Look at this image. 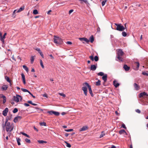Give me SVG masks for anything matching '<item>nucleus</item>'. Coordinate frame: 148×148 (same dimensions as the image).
Listing matches in <instances>:
<instances>
[{"label": "nucleus", "mask_w": 148, "mask_h": 148, "mask_svg": "<svg viewBox=\"0 0 148 148\" xmlns=\"http://www.w3.org/2000/svg\"><path fill=\"white\" fill-rule=\"evenodd\" d=\"M119 133L120 134H126V132L124 130H120L119 131Z\"/></svg>", "instance_id": "22"}, {"label": "nucleus", "mask_w": 148, "mask_h": 148, "mask_svg": "<svg viewBox=\"0 0 148 148\" xmlns=\"http://www.w3.org/2000/svg\"><path fill=\"white\" fill-rule=\"evenodd\" d=\"M31 64H33V63L34 58L33 56H32L31 57Z\"/></svg>", "instance_id": "34"}, {"label": "nucleus", "mask_w": 148, "mask_h": 148, "mask_svg": "<svg viewBox=\"0 0 148 148\" xmlns=\"http://www.w3.org/2000/svg\"><path fill=\"white\" fill-rule=\"evenodd\" d=\"M136 111L138 113H140L141 112L138 109L136 110Z\"/></svg>", "instance_id": "54"}, {"label": "nucleus", "mask_w": 148, "mask_h": 148, "mask_svg": "<svg viewBox=\"0 0 148 148\" xmlns=\"http://www.w3.org/2000/svg\"><path fill=\"white\" fill-rule=\"evenodd\" d=\"M103 80L104 81V82H106L107 80V75L106 74L104 75L102 77Z\"/></svg>", "instance_id": "20"}, {"label": "nucleus", "mask_w": 148, "mask_h": 148, "mask_svg": "<svg viewBox=\"0 0 148 148\" xmlns=\"http://www.w3.org/2000/svg\"><path fill=\"white\" fill-rule=\"evenodd\" d=\"M35 49L38 51V53H39L41 51L39 48H38Z\"/></svg>", "instance_id": "53"}, {"label": "nucleus", "mask_w": 148, "mask_h": 148, "mask_svg": "<svg viewBox=\"0 0 148 148\" xmlns=\"http://www.w3.org/2000/svg\"><path fill=\"white\" fill-rule=\"evenodd\" d=\"M114 24L116 26V29L117 30L120 31H123L125 30V28H126V23L125 24V27H124L121 24H117L115 23H114Z\"/></svg>", "instance_id": "3"}, {"label": "nucleus", "mask_w": 148, "mask_h": 148, "mask_svg": "<svg viewBox=\"0 0 148 148\" xmlns=\"http://www.w3.org/2000/svg\"><path fill=\"white\" fill-rule=\"evenodd\" d=\"M145 96H148V94H147L146 92H144L140 93L139 97L141 98V97H144Z\"/></svg>", "instance_id": "12"}, {"label": "nucleus", "mask_w": 148, "mask_h": 148, "mask_svg": "<svg viewBox=\"0 0 148 148\" xmlns=\"http://www.w3.org/2000/svg\"><path fill=\"white\" fill-rule=\"evenodd\" d=\"M94 60H95V61L97 62V61L99 60V58L97 56H95L94 58Z\"/></svg>", "instance_id": "36"}, {"label": "nucleus", "mask_w": 148, "mask_h": 148, "mask_svg": "<svg viewBox=\"0 0 148 148\" xmlns=\"http://www.w3.org/2000/svg\"><path fill=\"white\" fill-rule=\"evenodd\" d=\"M107 0H104L102 1L101 3L102 6H103L105 5V4Z\"/></svg>", "instance_id": "45"}, {"label": "nucleus", "mask_w": 148, "mask_h": 148, "mask_svg": "<svg viewBox=\"0 0 148 148\" xmlns=\"http://www.w3.org/2000/svg\"><path fill=\"white\" fill-rule=\"evenodd\" d=\"M142 73L144 75H146V76H148V73H145V72H142Z\"/></svg>", "instance_id": "50"}, {"label": "nucleus", "mask_w": 148, "mask_h": 148, "mask_svg": "<svg viewBox=\"0 0 148 148\" xmlns=\"http://www.w3.org/2000/svg\"><path fill=\"white\" fill-rule=\"evenodd\" d=\"M113 84L114 85L116 88L118 87L119 85V84L118 83L117 81L116 80L114 81Z\"/></svg>", "instance_id": "16"}, {"label": "nucleus", "mask_w": 148, "mask_h": 148, "mask_svg": "<svg viewBox=\"0 0 148 148\" xmlns=\"http://www.w3.org/2000/svg\"><path fill=\"white\" fill-rule=\"evenodd\" d=\"M64 142L66 144V146L67 147L69 148H70L71 147V145L69 143L66 141H65Z\"/></svg>", "instance_id": "30"}, {"label": "nucleus", "mask_w": 148, "mask_h": 148, "mask_svg": "<svg viewBox=\"0 0 148 148\" xmlns=\"http://www.w3.org/2000/svg\"><path fill=\"white\" fill-rule=\"evenodd\" d=\"M21 134H23V135L28 137V138H30V136H29L27 134L25 133H24V132H21Z\"/></svg>", "instance_id": "32"}, {"label": "nucleus", "mask_w": 148, "mask_h": 148, "mask_svg": "<svg viewBox=\"0 0 148 148\" xmlns=\"http://www.w3.org/2000/svg\"><path fill=\"white\" fill-rule=\"evenodd\" d=\"M23 67L24 69L27 72H28V67L25 65H23Z\"/></svg>", "instance_id": "28"}, {"label": "nucleus", "mask_w": 148, "mask_h": 148, "mask_svg": "<svg viewBox=\"0 0 148 148\" xmlns=\"http://www.w3.org/2000/svg\"><path fill=\"white\" fill-rule=\"evenodd\" d=\"M97 32H99L100 31V28L99 27L97 28Z\"/></svg>", "instance_id": "64"}, {"label": "nucleus", "mask_w": 148, "mask_h": 148, "mask_svg": "<svg viewBox=\"0 0 148 148\" xmlns=\"http://www.w3.org/2000/svg\"><path fill=\"white\" fill-rule=\"evenodd\" d=\"M6 33H5L4 34V35H3V36H2V38H3V39L4 40V38H5V36L6 35Z\"/></svg>", "instance_id": "58"}, {"label": "nucleus", "mask_w": 148, "mask_h": 148, "mask_svg": "<svg viewBox=\"0 0 148 148\" xmlns=\"http://www.w3.org/2000/svg\"><path fill=\"white\" fill-rule=\"evenodd\" d=\"M83 85L84 86H86L88 87V88L89 91L90 93V94L91 96L93 97V95L91 88V86L87 82H85L83 84Z\"/></svg>", "instance_id": "5"}, {"label": "nucleus", "mask_w": 148, "mask_h": 148, "mask_svg": "<svg viewBox=\"0 0 148 148\" xmlns=\"http://www.w3.org/2000/svg\"><path fill=\"white\" fill-rule=\"evenodd\" d=\"M89 58L92 61L94 60V57L93 56H89Z\"/></svg>", "instance_id": "49"}, {"label": "nucleus", "mask_w": 148, "mask_h": 148, "mask_svg": "<svg viewBox=\"0 0 148 148\" xmlns=\"http://www.w3.org/2000/svg\"><path fill=\"white\" fill-rule=\"evenodd\" d=\"M73 11V10H70L69 11V14H70Z\"/></svg>", "instance_id": "56"}, {"label": "nucleus", "mask_w": 148, "mask_h": 148, "mask_svg": "<svg viewBox=\"0 0 148 148\" xmlns=\"http://www.w3.org/2000/svg\"><path fill=\"white\" fill-rule=\"evenodd\" d=\"M123 68L125 71H128L130 69V67L127 65L125 64L123 66Z\"/></svg>", "instance_id": "18"}, {"label": "nucleus", "mask_w": 148, "mask_h": 148, "mask_svg": "<svg viewBox=\"0 0 148 148\" xmlns=\"http://www.w3.org/2000/svg\"><path fill=\"white\" fill-rule=\"evenodd\" d=\"M12 115H11L9 116H7L5 120V125H3V128L5 127V126L6 127V131L8 132H11L13 130V127L11 126L10 123L9 122H8V121L9 120H10L12 118Z\"/></svg>", "instance_id": "1"}, {"label": "nucleus", "mask_w": 148, "mask_h": 148, "mask_svg": "<svg viewBox=\"0 0 148 148\" xmlns=\"http://www.w3.org/2000/svg\"><path fill=\"white\" fill-rule=\"evenodd\" d=\"M101 84V81L98 80V81L96 82V85L97 86H99Z\"/></svg>", "instance_id": "31"}, {"label": "nucleus", "mask_w": 148, "mask_h": 148, "mask_svg": "<svg viewBox=\"0 0 148 148\" xmlns=\"http://www.w3.org/2000/svg\"><path fill=\"white\" fill-rule=\"evenodd\" d=\"M66 44L69 45H71L72 44V43L70 41H68L66 42Z\"/></svg>", "instance_id": "57"}, {"label": "nucleus", "mask_w": 148, "mask_h": 148, "mask_svg": "<svg viewBox=\"0 0 148 148\" xmlns=\"http://www.w3.org/2000/svg\"><path fill=\"white\" fill-rule=\"evenodd\" d=\"M49 56L51 58V59H54V57L51 54H50L49 55Z\"/></svg>", "instance_id": "63"}, {"label": "nucleus", "mask_w": 148, "mask_h": 148, "mask_svg": "<svg viewBox=\"0 0 148 148\" xmlns=\"http://www.w3.org/2000/svg\"><path fill=\"white\" fill-rule=\"evenodd\" d=\"M8 111V109L7 108H6L3 111V114L5 116L7 115V113Z\"/></svg>", "instance_id": "11"}, {"label": "nucleus", "mask_w": 148, "mask_h": 148, "mask_svg": "<svg viewBox=\"0 0 148 148\" xmlns=\"http://www.w3.org/2000/svg\"><path fill=\"white\" fill-rule=\"evenodd\" d=\"M22 117L21 116H18L15 117L13 121L15 123H16L18 121L20 120Z\"/></svg>", "instance_id": "10"}, {"label": "nucleus", "mask_w": 148, "mask_h": 148, "mask_svg": "<svg viewBox=\"0 0 148 148\" xmlns=\"http://www.w3.org/2000/svg\"><path fill=\"white\" fill-rule=\"evenodd\" d=\"M40 55V56H41V57L44 58V55H43V54L42 53V52L41 51L39 53Z\"/></svg>", "instance_id": "51"}, {"label": "nucleus", "mask_w": 148, "mask_h": 148, "mask_svg": "<svg viewBox=\"0 0 148 148\" xmlns=\"http://www.w3.org/2000/svg\"><path fill=\"white\" fill-rule=\"evenodd\" d=\"M21 75L22 78V80L23 81V83L24 84H26V82H25V75L23 73L21 74Z\"/></svg>", "instance_id": "17"}, {"label": "nucleus", "mask_w": 148, "mask_h": 148, "mask_svg": "<svg viewBox=\"0 0 148 148\" xmlns=\"http://www.w3.org/2000/svg\"><path fill=\"white\" fill-rule=\"evenodd\" d=\"M38 142L40 144H43V143H46L47 142L46 141L43 140H38Z\"/></svg>", "instance_id": "23"}, {"label": "nucleus", "mask_w": 148, "mask_h": 148, "mask_svg": "<svg viewBox=\"0 0 148 148\" xmlns=\"http://www.w3.org/2000/svg\"><path fill=\"white\" fill-rule=\"evenodd\" d=\"M24 9V7H22L21 8H20L19 10H17V12H19L23 10Z\"/></svg>", "instance_id": "26"}, {"label": "nucleus", "mask_w": 148, "mask_h": 148, "mask_svg": "<svg viewBox=\"0 0 148 148\" xmlns=\"http://www.w3.org/2000/svg\"><path fill=\"white\" fill-rule=\"evenodd\" d=\"M122 127L125 129H126V127L125 126V125L124 124H122Z\"/></svg>", "instance_id": "55"}, {"label": "nucleus", "mask_w": 148, "mask_h": 148, "mask_svg": "<svg viewBox=\"0 0 148 148\" xmlns=\"http://www.w3.org/2000/svg\"><path fill=\"white\" fill-rule=\"evenodd\" d=\"M87 87L86 86H83L82 87V89L84 92V93L86 96L87 95Z\"/></svg>", "instance_id": "7"}, {"label": "nucleus", "mask_w": 148, "mask_h": 148, "mask_svg": "<svg viewBox=\"0 0 148 148\" xmlns=\"http://www.w3.org/2000/svg\"><path fill=\"white\" fill-rule=\"evenodd\" d=\"M13 100L16 102H18L19 100L21 101L22 99V97L19 95H16V96L13 97Z\"/></svg>", "instance_id": "6"}, {"label": "nucleus", "mask_w": 148, "mask_h": 148, "mask_svg": "<svg viewBox=\"0 0 148 148\" xmlns=\"http://www.w3.org/2000/svg\"><path fill=\"white\" fill-rule=\"evenodd\" d=\"M27 103L31 104H32L33 103L31 101H27Z\"/></svg>", "instance_id": "62"}, {"label": "nucleus", "mask_w": 148, "mask_h": 148, "mask_svg": "<svg viewBox=\"0 0 148 148\" xmlns=\"http://www.w3.org/2000/svg\"><path fill=\"white\" fill-rule=\"evenodd\" d=\"M0 39L3 42V43H4V40H3V38H2V34L1 32H0Z\"/></svg>", "instance_id": "27"}, {"label": "nucleus", "mask_w": 148, "mask_h": 148, "mask_svg": "<svg viewBox=\"0 0 148 148\" xmlns=\"http://www.w3.org/2000/svg\"><path fill=\"white\" fill-rule=\"evenodd\" d=\"M97 66H96L95 65H92L90 67V70H91L92 71H95L96 68H97Z\"/></svg>", "instance_id": "15"}, {"label": "nucleus", "mask_w": 148, "mask_h": 148, "mask_svg": "<svg viewBox=\"0 0 148 148\" xmlns=\"http://www.w3.org/2000/svg\"><path fill=\"white\" fill-rule=\"evenodd\" d=\"M133 85L134 89L135 90H139L140 88V86L139 85L135 83Z\"/></svg>", "instance_id": "8"}, {"label": "nucleus", "mask_w": 148, "mask_h": 148, "mask_svg": "<svg viewBox=\"0 0 148 148\" xmlns=\"http://www.w3.org/2000/svg\"><path fill=\"white\" fill-rule=\"evenodd\" d=\"M25 142L27 143H31V141H30V140H29L28 138H25Z\"/></svg>", "instance_id": "38"}, {"label": "nucleus", "mask_w": 148, "mask_h": 148, "mask_svg": "<svg viewBox=\"0 0 148 148\" xmlns=\"http://www.w3.org/2000/svg\"><path fill=\"white\" fill-rule=\"evenodd\" d=\"M40 125L41 126H46V123H45V122L40 123Z\"/></svg>", "instance_id": "37"}, {"label": "nucleus", "mask_w": 148, "mask_h": 148, "mask_svg": "<svg viewBox=\"0 0 148 148\" xmlns=\"http://www.w3.org/2000/svg\"><path fill=\"white\" fill-rule=\"evenodd\" d=\"M79 39L82 41H84L87 43H88L89 41V40H88L85 38H79Z\"/></svg>", "instance_id": "13"}, {"label": "nucleus", "mask_w": 148, "mask_h": 148, "mask_svg": "<svg viewBox=\"0 0 148 148\" xmlns=\"http://www.w3.org/2000/svg\"><path fill=\"white\" fill-rule=\"evenodd\" d=\"M122 35L123 36L125 37L127 36V34L125 32H122Z\"/></svg>", "instance_id": "41"}, {"label": "nucleus", "mask_w": 148, "mask_h": 148, "mask_svg": "<svg viewBox=\"0 0 148 148\" xmlns=\"http://www.w3.org/2000/svg\"><path fill=\"white\" fill-rule=\"evenodd\" d=\"M73 131V129H70L69 130H65V131L67 132H71Z\"/></svg>", "instance_id": "52"}, {"label": "nucleus", "mask_w": 148, "mask_h": 148, "mask_svg": "<svg viewBox=\"0 0 148 148\" xmlns=\"http://www.w3.org/2000/svg\"><path fill=\"white\" fill-rule=\"evenodd\" d=\"M105 135V134L103 132H101V135H100L99 138H101L103 137Z\"/></svg>", "instance_id": "40"}, {"label": "nucleus", "mask_w": 148, "mask_h": 148, "mask_svg": "<svg viewBox=\"0 0 148 148\" xmlns=\"http://www.w3.org/2000/svg\"><path fill=\"white\" fill-rule=\"evenodd\" d=\"M18 111V110L17 108H15L13 111V113H15L17 112Z\"/></svg>", "instance_id": "46"}, {"label": "nucleus", "mask_w": 148, "mask_h": 148, "mask_svg": "<svg viewBox=\"0 0 148 148\" xmlns=\"http://www.w3.org/2000/svg\"><path fill=\"white\" fill-rule=\"evenodd\" d=\"M33 13L34 14H36L38 13V10H35L33 11Z\"/></svg>", "instance_id": "39"}, {"label": "nucleus", "mask_w": 148, "mask_h": 148, "mask_svg": "<svg viewBox=\"0 0 148 148\" xmlns=\"http://www.w3.org/2000/svg\"><path fill=\"white\" fill-rule=\"evenodd\" d=\"M54 42L57 45L61 44L62 43L63 41L61 38L55 36H54Z\"/></svg>", "instance_id": "4"}, {"label": "nucleus", "mask_w": 148, "mask_h": 148, "mask_svg": "<svg viewBox=\"0 0 148 148\" xmlns=\"http://www.w3.org/2000/svg\"><path fill=\"white\" fill-rule=\"evenodd\" d=\"M8 87V86L7 85H5L2 86V89L3 90H6L7 89Z\"/></svg>", "instance_id": "19"}, {"label": "nucleus", "mask_w": 148, "mask_h": 148, "mask_svg": "<svg viewBox=\"0 0 148 148\" xmlns=\"http://www.w3.org/2000/svg\"><path fill=\"white\" fill-rule=\"evenodd\" d=\"M89 40L91 43H92L94 41V38L92 35L90 38Z\"/></svg>", "instance_id": "25"}, {"label": "nucleus", "mask_w": 148, "mask_h": 148, "mask_svg": "<svg viewBox=\"0 0 148 148\" xmlns=\"http://www.w3.org/2000/svg\"><path fill=\"white\" fill-rule=\"evenodd\" d=\"M43 96L47 97V95L46 94H44L42 95Z\"/></svg>", "instance_id": "61"}, {"label": "nucleus", "mask_w": 148, "mask_h": 148, "mask_svg": "<svg viewBox=\"0 0 148 148\" xmlns=\"http://www.w3.org/2000/svg\"><path fill=\"white\" fill-rule=\"evenodd\" d=\"M40 65L41 66L42 68L44 69V66L43 65V62H42V61L41 60H40Z\"/></svg>", "instance_id": "33"}, {"label": "nucleus", "mask_w": 148, "mask_h": 148, "mask_svg": "<svg viewBox=\"0 0 148 148\" xmlns=\"http://www.w3.org/2000/svg\"><path fill=\"white\" fill-rule=\"evenodd\" d=\"M47 112L49 113L50 115H52L53 114V111L51 110L50 111H49Z\"/></svg>", "instance_id": "44"}, {"label": "nucleus", "mask_w": 148, "mask_h": 148, "mask_svg": "<svg viewBox=\"0 0 148 148\" xmlns=\"http://www.w3.org/2000/svg\"><path fill=\"white\" fill-rule=\"evenodd\" d=\"M81 1H83L85 3L87 4L88 3V2L87 0H79Z\"/></svg>", "instance_id": "47"}, {"label": "nucleus", "mask_w": 148, "mask_h": 148, "mask_svg": "<svg viewBox=\"0 0 148 148\" xmlns=\"http://www.w3.org/2000/svg\"><path fill=\"white\" fill-rule=\"evenodd\" d=\"M5 79H6V80L7 82H8L10 83L11 80L8 77H5Z\"/></svg>", "instance_id": "42"}, {"label": "nucleus", "mask_w": 148, "mask_h": 148, "mask_svg": "<svg viewBox=\"0 0 148 148\" xmlns=\"http://www.w3.org/2000/svg\"><path fill=\"white\" fill-rule=\"evenodd\" d=\"M16 140H17V143H18V145H21V143H20V141H21V139L19 138H16Z\"/></svg>", "instance_id": "24"}, {"label": "nucleus", "mask_w": 148, "mask_h": 148, "mask_svg": "<svg viewBox=\"0 0 148 148\" xmlns=\"http://www.w3.org/2000/svg\"><path fill=\"white\" fill-rule=\"evenodd\" d=\"M24 105L26 106H29V104L27 103H24Z\"/></svg>", "instance_id": "59"}, {"label": "nucleus", "mask_w": 148, "mask_h": 148, "mask_svg": "<svg viewBox=\"0 0 148 148\" xmlns=\"http://www.w3.org/2000/svg\"><path fill=\"white\" fill-rule=\"evenodd\" d=\"M134 65L136 66V70H137L138 69V67L139 66L140 64L139 62H135L134 63Z\"/></svg>", "instance_id": "21"}, {"label": "nucleus", "mask_w": 148, "mask_h": 148, "mask_svg": "<svg viewBox=\"0 0 148 148\" xmlns=\"http://www.w3.org/2000/svg\"><path fill=\"white\" fill-rule=\"evenodd\" d=\"M88 129V127L87 126H84L79 130L80 131H84Z\"/></svg>", "instance_id": "14"}, {"label": "nucleus", "mask_w": 148, "mask_h": 148, "mask_svg": "<svg viewBox=\"0 0 148 148\" xmlns=\"http://www.w3.org/2000/svg\"><path fill=\"white\" fill-rule=\"evenodd\" d=\"M104 75V73L102 72H100L98 73L97 75L99 76H102Z\"/></svg>", "instance_id": "43"}, {"label": "nucleus", "mask_w": 148, "mask_h": 148, "mask_svg": "<svg viewBox=\"0 0 148 148\" xmlns=\"http://www.w3.org/2000/svg\"><path fill=\"white\" fill-rule=\"evenodd\" d=\"M123 52L122 50L119 49L117 55V58L118 60H116L119 62H122L123 61V58L121 56L123 55Z\"/></svg>", "instance_id": "2"}, {"label": "nucleus", "mask_w": 148, "mask_h": 148, "mask_svg": "<svg viewBox=\"0 0 148 148\" xmlns=\"http://www.w3.org/2000/svg\"><path fill=\"white\" fill-rule=\"evenodd\" d=\"M59 94L64 97H66V95L63 93H59Z\"/></svg>", "instance_id": "48"}, {"label": "nucleus", "mask_w": 148, "mask_h": 148, "mask_svg": "<svg viewBox=\"0 0 148 148\" xmlns=\"http://www.w3.org/2000/svg\"><path fill=\"white\" fill-rule=\"evenodd\" d=\"M53 114L56 116H58L60 115L59 112L53 111Z\"/></svg>", "instance_id": "29"}, {"label": "nucleus", "mask_w": 148, "mask_h": 148, "mask_svg": "<svg viewBox=\"0 0 148 148\" xmlns=\"http://www.w3.org/2000/svg\"><path fill=\"white\" fill-rule=\"evenodd\" d=\"M2 98L3 99V103H5L6 101V98L5 96L3 94H0V98Z\"/></svg>", "instance_id": "9"}, {"label": "nucleus", "mask_w": 148, "mask_h": 148, "mask_svg": "<svg viewBox=\"0 0 148 148\" xmlns=\"http://www.w3.org/2000/svg\"><path fill=\"white\" fill-rule=\"evenodd\" d=\"M21 90L23 91V92H27L29 93V92H30L27 90L25 89L22 88L21 89Z\"/></svg>", "instance_id": "35"}, {"label": "nucleus", "mask_w": 148, "mask_h": 148, "mask_svg": "<svg viewBox=\"0 0 148 148\" xmlns=\"http://www.w3.org/2000/svg\"><path fill=\"white\" fill-rule=\"evenodd\" d=\"M29 93L34 98H35V97L34 96L31 92H29Z\"/></svg>", "instance_id": "60"}]
</instances>
